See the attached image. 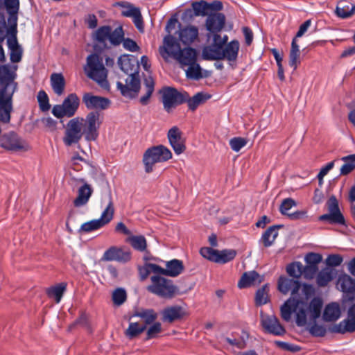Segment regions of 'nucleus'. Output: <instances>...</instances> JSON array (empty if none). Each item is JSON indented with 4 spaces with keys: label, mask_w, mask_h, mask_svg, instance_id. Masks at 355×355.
<instances>
[{
    "label": "nucleus",
    "mask_w": 355,
    "mask_h": 355,
    "mask_svg": "<svg viewBox=\"0 0 355 355\" xmlns=\"http://www.w3.org/2000/svg\"><path fill=\"white\" fill-rule=\"evenodd\" d=\"M87 110H95L89 112L85 118L75 117L66 125L64 144L70 146L78 144L83 136L87 141H94L98 136V129L101 124L98 110H105L110 105V101L105 97L95 96L92 93H85L82 98Z\"/></svg>",
    "instance_id": "obj_1"
},
{
    "label": "nucleus",
    "mask_w": 355,
    "mask_h": 355,
    "mask_svg": "<svg viewBox=\"0 0 355 355\" xmlns=\"http://www.w3.org/2000/svg\"><path fill=\"white\" fill-rule=\"evenodd\" d=\"M279 291L286 295L291 292V297L281 306V316L286 322L291 319L292 313H296V324L302 327L306 323V306L308 300L314 295V287L308 284L301 285L298 280L280 277L278 280Z\"/></svg>",
    "instance_id": "obj_2"
},
{
    "label": "nucleus",
    "mask_w": 355,
    "mask_h": 355,
    "mask_svg": "<svg viewBox=\"0 0 355 355\" xmlns=\"http://www.w3.org/2000/svg\"><path fill=\"white\" fill-rule=\"evenodd\" d=\"M94 40L103 48L108 47L107 43L111 46H116L123 43L125 49L131 52L139 51L137 44L130 38H124V32L122 26H118L112 30L110 26L99 27L95 32Z\"/></svg>",
    "instance_id": "obj_3"
},
{
    "label": "nucleus",
    "mask_w": 355,
    "mask_h": 355,
    "mask_svg": "<svg viewBox=\"0 0 355 355\" xmlns=\"http://www.w3.org/2000/svg\"><path fill=\"white\" fill-rule=\"evenodd\" d=\"M83 69L87 77L97 83L101 87L106 89L109 87L107 80V69L99 55L96 53L89 55Z\"/></svg>",
    "instance_id": "obj_4"
},
{
    "label": "nucleus",
    "mask_w": 355,
    "mask_h": 355,
    "mask_svg": "<svg viewBox=\"0 0 355 355\" xmlns=\"http://www.w3.org/2000/svg\"><path fill=\"white\" fill-rule=\"evenodd\" d=\"M150 279L152 284L147 288L149 292L165 299H171L178 293V288L171 280L159 275H153Z\"/></svg>",
    "instance_id": "obj_5"
},
{
    "label": "nucleus",
    "mask_w": 355,
    "mask_h": 355,
    "mask_svg": "<svg viewBox=\"0 0 355 355\" xmlns=\"http://www.w3.org/2000/svg\"><path fill=\"white\" fill-rule=\"evenodd\" d=\"M171 157V150L162 145L148 148L146 150L143 157L145 171L147 173H151L155 163L166 162Z\"/></svg>",
    "instance_id": "obj_6"
},
{
    "label": "nucleus",
    "mask_w": 355,
    "mask_h": 355,
    "mask_svg": "<svg viewBox=\"0 0 355 355\" xmlns=\"http://www.w3.org/2000/svg\"><path fill=\"white\" fill-rule=\"evenodd\" d=\"M80 105V99L76 94H69L62 104L53 107L52 114L58 119L71 118L75 115Z\"/></svg>",
    "instance_id": "obj_7"
},
{
    "label": "nucleus",
    "mask_w": 355,
    "mask_h": 355,
    "mask_svg": "<svg viewBox=\"0 0 355 355\" xmlns=\"http://www.w3.org/2000/svg\"><path fill=\"white\" fill-rule=\"evenodd\" d=\"M162 103L164 107L167 112L178 105L186 102L188 98V93L182 91L179 92L173 87H166L162 91Z\"/></svg>",
    "instance_id": "obj_8"
},
{
    "label": "nucleus",
    "mask_w": 355,
    "mask_h": 355,
    "mask_svg": "<svg viewBox=\"0 0 355 355\" xmlns=\"http://www.w3.org/2000/svg\"><path fill=\"white\" fill-rule=\"evenodd\" d=\"M328 214L321 215L319 220L328 221L330 224L344 225L345 218L340 211L338 202L334 196H331L327 202Z\"/></svg>",
    "instance_id": "obj_9"
},
{
    "label": "nucleus",
    "mask_w": 355,
    "mask_h": 355,
    "mask_svg": "<svg viewBox=\"0 0 355 355\" xmlns=\"http://www.w3.org/2000/svg\"><path fill=\"white\" fill-rule=\"evenodd\" d=\"M125 85L121 82H117V88L121 91L123 96L129 98H135L140 89V79L139 71L132 75H128L125 80Z\"/></svg>",
    "instance_id": "obj_10"
},
{
    "label": "nucleus",
    "mask_w": 355,
    "mask_h": 355,
    "mask_svg": "<svg viewBox=\"0 0 355 355\" xmlns=\"http://www.w3.org/2000/svg\"><path fill=\"white\" fill-rule=\"evenodd\" d=\"M181 50L179 42L171 34L164 37L163 45L159 48V54L164 60L168 59V57L175 59Z\"/></svg>",
    "instance_id": "obj_11"
},
{
    "label": "nucleus",
    "mask_w": 355,
    "mask_h": 355,
    "mask_svg": "<svg viewBox=\"0 0 355 355\" xmlns=\"http://www.w3.org/2000/svg\"><path fill=\"white\" fill-rule=\"evenodd\" d=\"M122 8L121 15L123 17H132L135 26L140 32H144V25L143 17L139 8L135 7L129 3L121 2L118 3Z\"/></svg>",
    "instance_id": "obj_12"
},
{
    "label": "nucleus",
    "mask_w": 355,
    "mask_h": 355,
    "mask_svg": "<svg viewBox=\"0 0 355 355\" xmlns=\"http://www.w3.org/2000/svg\"><path fill=\"white\" fill-rule=\"evenodd\" d=\"M131 259V253L128 250H124L121 248L112 246L105 251L101 260L103 261H117L126 263Z\"/></svg>",
    "instance_id": "obj_13"
},
{
    "label": "nucleus",
    "mask_w": 355,
    "mask_h": 355,
    "mask_svg": "<svg viewBox=\"0 0 355 355\" xmlns=\"http://www.w3.org/2000/svg\"><path fill=\"white\" fill-rule=\"evenodd\" d=\"M167 137L175 154L180 155L185 151V139L182 137V133L177 126H173L168 130Z\"/></svg>",
    "instance_id": "obj_14"
},
{
    "label": "nucleus",
    "mask_w": 355,
    "mask_h": 355,
    "mask_svg": "<svg viewBox=\"0 0 355 355\" xmlns=\"http://www.w3.org/2000/svg\"><path fill=\"white\" fill-rule=\"evenodd\" d=\"M337 286L340 288L345 296V301L352 302L355 299V280L349 275L343 274L339 276Z\"/></svg>",
    "instance_id": "obj_15"
},
{
    "label": "nucleus",
    "mask_w": 355,
    "mask_h": 355,
    "mask_svg": "<svg viewBox=\"0 0 355 355\" xmlns=\"http://www.w3.org/2000/svg\"><path fill=\"white\" fill-rule=\"evenodd\" d=\"M261 323L265 330L276 336L284 335L286 332L284 327L279 323L275 315H264L261 314Z\"/></svg>",
    "instance_id": "obj_16"
},
{
    "label": "nucleus",
    "mask_w": 355,
    "mask_h": 355,
    "mask_svg": "<svg viewBox=\"0 0 355 355\" xmlns=\"http://www.w3.org/2000/svg\"><path fill=\"white\" fill-rule=\"evenodd\" d=\"M1 145L3 148L12 150H27V144L21 140L14 132L3 135L1 139Z\"/></svg>",
    "instance_id": "obj_17"
},
{
    "label": "nucleus",
    "mask_w": 355,
    "mask_h": 355,
    "mask_svg": "<svg viewBox=\"0 0 355 355\" xmlns=\"http://www.w3.org/2000/svg\"><path fill=\"white\" fill-rule=\"evenodd\" d=\"M225 24V16L220 12L211 13L207 16L205 26L207 31L216 33L220 32Z\"/></svg>",
    "instance_id": "obj_18"
},
{
    "label": "nucleus",
    "mask_w": 355,
    "mask_h": 355,
    "mask_svg": "<svg viewBox=\"0 0 355 355\" xmlns=\"http://www.w3.org/2000/svg\"><path fill=\"white\" fill-rule=\"evenodd\" d=\"M120 69L128 75H132L139 71V62L137 59L130 55H123L118 60Z\"/></svg>",
    "instance_id": "obj_19"
},
{
    "label": "nucleus",
    "mask_w": 355,
    "mask_h": 355,
    "mask_svg": "<svg viewBox=\"0 0 355 355\" xmlns=\"http://www.w3.org/2000/svg\"><path fill=\"white\" fill-rule=\"evenodd\" d=\"M355 331V304L349 307L347 313V319L342 321L338 326L332 329L333 332L345 331L353 332Z\"/></svg>",
    "instance_id": "obj_20"
},
{
    "label": "nucleus",
    "mask_w": 355,
    "mask_h": 355,
    "mask_svg": "<svg viewBox=\"0 0 355 355\" xmlns=\"http://www.w3.org/2000/svg\"><path fill=\"white\" fill-rule=\"evenodd\" d=\"M198 28L192 25L180 28L178 31L180 40L185 45H189L198 39Z\"/></svg>",
    "instance_id": "obj_21"
},
{
    "label": "nucleus",
    "mask_w": 355,
    "mask_h": 355,
    "mask_svg": "<svg viewBox=\"0 0 355 355\" xmlns=\"http://www.w3.org/2000/svg\"><path fill=\"white\" fill-rule=\"evenodd\" d=\"M222 49L218 42L213 41L212 44L202 49V57L205 60H221Z\"/></svg>",
    "instance_id": "obj_22"
},
{
    "label": "nucleus",
    "mask_w": 355,
    "mask_h": 355,
    "mask_svg": "<svg viewBox=\"0 0 355 355\" xmlns=\"http://www.w3.org/2000/svg\"><path fill=\"white\" fill-rule=\"evenodd\" d=\"M197 51L191 47H186L180 51L177 58V60L182 67L188 66L197 62Z\"/></svg>",
    "instance_id": "obj_23"
},
{
    "label": "nucleus",
    "mask_w": 355,
    "mask_h": 355,
    "mask_svg": "<svg viewBox=\"0 0 355 355\" xmlns=\"http://www.w3.org/2000/svg\"><path fill=\"white\" fill-rule=\"evenodd\" d=\"M239 47V42L237 40H232L223 46L221 51V60L235 62L238 57Z\"/></svg>",
    "instance_id": "obj_24"
},
{
    "label": "nucleus",
    "mask_w": 355,
    "mask_h": 355,
    "mask_svg": "<svg viewBox=\"0 0 355 355\" xmlns=\"http://www.w3.org/2000/svg\"><path fill=\"white\" fill-rule=\"evenodd\" d=\"M12 74L8 65H3L0 67V91L5 89L9 85L8 92L12 91L15 87V90L17 88V84L13 82Z\"/></svg>",
    "instance_id": "obj_25"
},
{
    "label": "nucleus",
    "mask_w": 355,
    "mask_h": 355,
    "mask_svg": "<svg viewBox=\"0 0 355 355\" xmlns=\"http://www.w3.org/2000/svg\"><path fill=\"white\" fill-rule=\"evenodd\" d=\"M262 279L260 275L254 270L246 272L243 274L239 282L238 286L240 288L250 287L260 284Z\"/></svg>",
    "instance_id": "obj_26"
},
{
    "label": "nucleus",
    "mask_w": 355,
    "mask_h": 355,
    "mask_svg": "<svg viewBox=\"0 0 355 355\" xmlns=\"http://www.w3.org/2000/svg\"><path fill=\"white\" fill-rule=\"evenodd\" d=\"M336 13L343 19L350 17L355 13V4L348 0H341L338 3Z\"/></svg>",
    "instance_id": "obj_27"
},
{
    "label": "nucleus",
    "mask_w": 355,
    "mask_h": 355,
    "mask_svg": "<svg viewBox=\"0 0 355 355\" xmlns=\"http://www.w3.org/2000/svg\"><path fill=\"white\" fill-rule=\"evenodd\" d=\"M93 190L91 186L85 183L81 186L78 191V196L75 198L73 204L76 207H81L87 203L89 201Z\"/></svg>",
    "instance_id": "obj_28"
},
{
    "label": "nucleus",
    "mask_w": 355,
    "mask_h": 355,
    "mask_svg": "<svg viewBox=\"0 0 355 355\" xmlns=\"http://www.w3.org/2000/svg\"><path fill=\"white\" fill-rule=\"evenodd\" d=\"M184 312L182 307L179 306H169L162 311V320L168 322H173L175 320L182 318Z\"/></svg>",
    "instance_id": "obj_29"
},
{
    "label": "nucleus",
    "mask_w": 355,
    "mask_h": 355,
    "mask_svg": "<svg viewBox=\"0 0 355 355\" xmlns=\"http://www.w3.org/2000/svg\"><path fill=\"white\" fill-rule=\"evenodd\" d=\"M336 275L335 270L330 267L322 269L317 275L316 283L320 287H324L331 282Z\"/></svg>",
    "instance_id": "obj_30"
},
{
    "label": "nucleus",
    "mask_w": 355,
    "mask_h": 355,
    "mask_svg": "<svg viewBox=\"0 0 355 355\" xmlns=\"http://www.w3.org/2000/svg\"><path fill=\"white\" fill-rule=\"evenodd\" d=\"M7 44L10 51V58L13 63L19 62L22 58L23 50L15 38L7 40Z\"/></svg>",
    "instance_id": "obj_31"
},
{
    "label": "nucleus",
    "mask_w": 355,
    "mask_h": 355,
    "mask_svg": "<svg viewBox=\"0 0 355 355\" xmlns=\"http://www.w3.org/2000/svg\"><path fill=\"white\" fill-rule=\"evenodd\" d=\"M166 267V268H164V275L173 277L178 276L184 270L183 263L178 259L168 261Z\"/></svg>",
    "instance_id": "obj_32"
},
{
    "label": "nucleus",
    "mask_w": 355,
    "mask_h": 355,
    "mask_svg": "<svg viewBox=\"0 0 355 355\" xmlns=\"http://www.w3.org/2000/svg\"><path fill=\"white\" fill-rule=\"evenodd\" d=\"M340 316V306L337 303L327 304L323 312V320L326 322L337 320Z\"/></svg>",
    "instance_id": "obj_33"
},
{
    "label": "nucleus",
    "mask_w": 355,
    "mask_h": 355,
    "mask_svg": "<svg viewBox=\"0 0 355 355\" xmlns=\"http://www.w3.org/2000/svg\"><path fill=\"white\" fill-rule=\"evenodd\" d=\"M51 85L53 92L58 95L63 94L65 88V80L62 73H54L51 76Z\"/></svg>",
    "instance_id": "obj_34"
},
{
    "label": "nucleus",
    "mask_w": 355,
    "mask_h": 355,
    "mask_svg": "<svg viewBox=\"0 0 355 355\" xmlns=\"http://www.w3.org/2000/svg\"><path fill=\"white\" fill-rule=\"evenodd\" d=\"M281 225H273L268 227L262 234L261 241L266 248L272 245L278 236V229Z\"/></svg>",
    "instance_id": "obj_35"
},
{
    "label": "nucleus",
    "mask_w": 355,
    "mask_h": 355,
    "mask_svg": "<svg viewBox=\"0 0 355 355\" xmlns=\"http://www.w3.org/2000/svg\"><path fill=\"white\" fill-rule=\"evenodd\" d=\"M210 97V95L202 92H198L191 98L188 94V98L185 103H187L189 110L194 111L200 105H202L209 99Z\"/></svg>",
    "instance_id": "obj_36"
},
{
    "label": "nucleus",
    "mask_w": 355,
    "mask_h": 355,
    "mask_svg": "<svg viewBox=\"0 0 355 355\" xmlns=\"http://www.w3.org/2000/svg\"><path fill=\"white\" fill-rule=\"evenodd\" d=\"M300 50L297 44L296 39L293 38L291 42V48L289 53V65L295 70L300 63Z\"/></svg>",
    "instance_id": "obj_37"
},
{
    "label": "nucleus",
    "mask_w": 355,
    "mask_h": 355,
    "mask_svg": "<svg viewBox=\"0 0 355 355\" xmlns=\"http://www.w3.org/2000/svg\"><path fill=\"white\" fill-rule=\"evenodd\" d=\"M133 316H137L141 318L145 323L144 325H146V327L148 324L154 323V322L157 318V313L153 309H141L140 310L135 311V313L133 314Z\"/></svg>",
    "instance_id": "obj_38"
},
{
    "label": "nucleus",
    "mask_w": 355,
    "mask_h": 355,
    "mask_svg": "<svg viewBox=\"0 0 355 355\" xmlns=\"http://www.w3.org/2000/svg\"><path fill=\"white\" fill-rule=\"evenodd\" d=\"M322 305V300L320 297H313L311 300L308 306V311L311 320H315L320 316Z\"/></svg>",
    "instance_id": "obj_39"
},
{
    "label": "nucleus",
    "mask_w": 355,
    "mask_h": 355,
    "mask_svg": "<svg viewBox=\"0 0 355 355\" xmlns=\"http://www.w3.org/2000/svg\"><path fill=\"white\" fill-rule=\"evenodd\" d=\"M146 329V325L140 324L139 322H130L128 328L125 331V335L132 339L143 333Z\"/></svg>",
    "instance_id": "obj_40"
},
{
    "label": "nucleus",
    "mask_w": 355,
    "mask_h": 355,
    "mask_svg": "<svg viewBox=\"0 0 355 355\" xmlns=\"http://www.w3.org/2000/svg\"><path fill=\"white\" fill-rule=\"evenodd\" d=\"M128 241L138 251L143 252L146 249V240L144 236H131L128 239Z\"/></svg>",
    "instance_id": "obj_41"
},
{
    "label": "nucleus",
    "mask_w": 355,
    "mask_h": 355,
    "mask_svg": "<svg viewBox=\"0 0 355 355\" xmlns=\"http://www.w3.org/2000/svg\"><path fill=\"white\" fill-rule=\"evenodd\" d=\"M341 159L345 162L340 168L341 175H347L355 168V154L343 157Z\"/></svg>",
    "instance_id": "obj_42"
},
{
    "label": "nucleus",
    "mask_w": 355,
    "mask_h": 355,
    "mask_svg": "<svg viewBox=\"0 0 355 355\" xmlns=\"http://www.w3.org/2000/svg\"><path fill=\"white\" fill-rule=\"evenodd\" d=\"M237 252L233 249H225L223 250H218L216 263H225L233 260Z\"/></svg>",
    "instance_id": "obj_43"
},
{
    "label": "nucleus",
    "mask_w": 355,
    "mask_h": 355,
    "mask_svg": "<svg viewBox=\"0 0 355 355\" xmlns=\"http://www.w3.org/2000/svg\"><path fill=\"white\" fill-rule=\"evenodd\" d=\"M67 284L61 283L55 286L51 287L48 289L47 294L49 297H53L57 303L60 302L62 295L66 290Z\"/></svg>",
    "instance_id": "obj_44"
},
{
    "label": "nucleus",
    "mask_w": 355,
    "mask_h": 355,
    "mask_svg": "<svg viewBox=\"0 0 355 355\" xmlns=\"http://www.w3.org/2000/svg\"><path fill=\"white\" fill-rule=\"evenodd\" d=\"M268 291L269 288L267 284H265L261 288L257 290L255 295V303L257 306L265 304L268 301Z\"/></svg>",
    "instance_id": "obj_45"
},
{
    "label": "nucleus",
    "mask_w": 355,
    "mask_h": 355,
    "mask_svg": "<svg viewBox=\"0 0 355 355\" xmlns=\"http://www.w3.org/2000/svg\"><path fill=\"white\" fill-rule=\"evenodd\" d=\"M114 212V209L113 202L112 200L111 196H110L108 204L105 210L103 211L101 218H98L99 220L103 223V225H105L106 224L109 223L110 220L112 219Z\"/></svg>",
    "instance_id": "obj_46"
},
{
    "label": "nucleus",
    "mask_w": 355,
    "mask_h": 355,
    "mask_svg": "<svg viewBox=\"0 0 355 355\" xmlns=\"http://www.w3.org/2000/svg\"><path fill=\"white\" fill-rule=\"evenodd\" d=\"M144 83L146 89V94L141 96L140 98V103L144 105H147L148 103L149 98L154 91L155 85L154 80L150 76L145 79Z\"/></svg>",
    "instance_id": "obj_47"
},
{
    "label": "nucleus",
    "mask_w": 355,
    "mask_h": 355,
    "mask_svg": "<svg viewBox=\"0 0 355 355\" xmlns=\"http://www.w3.org/2000/svg\"><path fill=\"white\" fill-rule=\"evenodd\" d=\"M188 69L186 71L187 76L189 78L193 80H199L203 78L202 73V69L200 66L196 62L194 64L187 66Z\"/></svg>",
    "instance_id": "obj_48"
},
{
    "label": "nucleus",
    "mask_w": 355,
    "mask_h": 355,
    "mask_svg": "<svg viewBox=\"0 0 355 355\" xmlns=\"http://www.w3.org/2000/svg\"><path fill=\"white\" fill-rule=\"evenodd\" d=\"M103 226H105L103 225V223L99 220V219L92 220L90 221L83 223L81 225L79 232L88 233L94 230H97L103 227Z\"/></svg>",
    "instance_id": "obj_49"
},
{
    "label": "nucleus",
    "mask_w": 355,
    "mask_h": 355,
    "mask_svg": "<svg viewBox=\"0 0 355 355\" xmlns=\"http://www.w3.org/2000/svg\"><path fill=\"white\" fill-rule=\"evenodd\" d=\"M303 265L300 262L290 263L286 267L287 273L294 278H299L302 275Z\"/></svg>",
    "instance_id": "obj_50"
},
{
    "label": "nucleus",
    "mask_w": 355,
    "mask_h": 355,
    "mask_svg": "<svg viewBox=\"0 0 355 355\" xmlns=\"http://www.w3.org/2000/svg\"><path fill=\"white\" fill-rule=\"evenodd\" d=\"M192 8L196 16H205L207 15V10L210 8V5L204 1H200L193 2Z\"/></svg>",
    "instance_id": "obj_51"
},
{
    "label": "nucleus",
    "mask_w": 355,
    "mask_h": 355,
    "mask_svg": "<svg viewBox=\"0 0 355 355\" xmlns=\"http://www.w3.org/2000/svg\"><path fill=\"white\" fill-rule=\"evenodd\" d=\"M5 6L8 12L11 16H15V20H17V14L19 8V0H4Z\"/></svg>",
    "instance_id": "obj_52"
},
{
    "label": "nucleus",
    "mask_w": 355,
    "mask_h": 355,
    "mask_svg": "<svg viewBox=\"0 0 355 355\" xmlns=\"http://www.w3.org/2000/svg\"><path fill=\"white\" fill-rule=\"evenodd\" d=\"M112 297L114 304L120 306L126 300V292L123 288H116L114 291Z\"/></svg>",
    "instance_id": "obj_53"
},
{
    "label": "nucleus",
    "mask_w": 355,
    "mask_h": 355,
    "mask_svg": "<svg viewBox=\"0 0 355 355\" xmlns=\"http://www.w3.org/2000/svg\"><path fill=\"white\" fill-rule=\"evenodd\" d=\"M37 101L39 103L40 108L42 111H48L51 105L49 103V97L44 90H41L37 94Z\"/></svg>",
    "instance_id": "obj_54"
},
{
    "label": "nucleus",
    "mask_w": 355,
    "mask_h": 355,
    "mask_svg": "<svg viewBox=\"0 0 355 355\" xmlns=\"http://www.w3.org/2000/svg\"><path fill=\"white\" fill-rule=\"evenodd\" d=\"M200 253L203 257L216 263L218 250H214L209 247H204L200 249Z\"/></svg>",
    "instance_id": "obj_55"
},
{
    "label": "nucleus",
    "mask_w": 355,
    "mask_h": 355,
    "mask_svg": "<svg viewBox=\"0 0 355 355\" xmlns=\"http://www.w3.org/2000/svg\"><path fill=\"white\" fill-rule=\"evenodd\" d=\"M247 139L243 137H234L230 140V146L231 148L239 152L243 147L247 144Z\"/></svg>",
    "instance_id": "obj_56"
},
{
    "label": "nucleus",
    "mask_w": 355,
    "mask_h": 355,
    "mask_svg": "<svg viewBox=\"0 0 355 355\" xmlns=\"http://www.w3.org/2000/svg\"><path fill=\"white\" fill-rule=\"evenodd\" d=\"M322 255L318 253L310 252L305 257L306 263L313 266H318V263L322 261Z\"/></svg>",
    "instance_id": "obj_57"
},
{
    "label": "nucleus",
    "mask_w": 355,
    "mask_h": 355,
    "mask_svg": "<svg viewBox=\"0 0 355 355\" xmlns=\"http://www.w3.org/2000/svg\"><path fill=\"white\" fill-rule=\"evenodd\" d=\"M162 331V324L160 322L153 323L146 332V339H152L156 338Z\"/></svg>",
    "instance_id": "obj_58"
},
{
    "label": "nucleus",
    "mask_w": 355,
    "mask_h": 355,
    "mask_svg": "<svg viewBox=\"0 0 355 355\" xmlns=\"http://www.w3.org/2000/svg\"><path fill=\"white\" fill-rule=\"evenodd\" d=\"M318 270V266H313L306 264L305 266H303L302 275L305 279H311L315 277Z\"/></svg>",
    "instance_id": "obj_59"
},
{
    "label": "nucleus",
    "mask_w": 355,
    "mask_h": 355,
    "mask_svg": "<svg viewBox=\"0 0 355 355\" xmlns=\"http://www.w3.org/2000/svg\"><path fill=\"white\" fill-rule=\"evenodd\" d=\"M295 205L296 202L292 198H286L282 201L279 207V211L283 215H288V211Z\"/></svg>",
    "instance_id": "obj_60"
},
{
    "label": "nucleus",
    "mask_w": 355,
    "mask_h": 355,
    "mask_svg": "<svg viewBox=\"0 0 355 355\" xmlns=\"http://www.w3.org/2000/svg\"><path fill=\"white\" fill-rule=\"evenodd\" d=\"M309 332L314 336L323 337L325 336L327 330L324 326L315 323L309 328Z\"/></svg>",
    "instance_id": "obj_61"
},
{
    "label": "nucleus",
    "mask_w": 355,
    "mask_h": 355,
    "mask_svg": "<svg viewBox=\"0 0 355 355\" xmlns=\"http://www.w3.org/2000/svg\"><path fill=\"white\" fill-rule=\"evenodd\" d=\"M343 257L339 254H330L326 259L327 267L338 266L343 262Z\"/></svg>",
    "instance_id": "obj_62"
},
{
    "label": "nucleus",
    "mask_w": 355,
    "mask_h": 355,
    "mask_svg": "<svg viewBox=\"0 0 355 355\" xmlns=\"http://www.w3.org/2000/svg\"><path fill=\"white\" fill-rule=\"evenodd\" d=\"M276 344L281 349L288 352H297L301 349L300 347L286 342L277 341Z\"/></svg>",
    "instance_id": "obj_63"
},
{
    "label": "nucleus",
    "mask_w": 355,
    "mask_h": 355,
    "mask_svg": "<svg viewBox=\"0 0 355 355\" xmlns=\"http://www.w3.org/2000/svg\"><path fill=\"white\" fill-rule=\"evenodd\" d=\"M243 33L245 36V44L248 46L250 45L253 40V33L252 30L250 28L245 26L243 28Z\"/></svg>",
    "instance_id": "obj_64"
}]
</instances>
